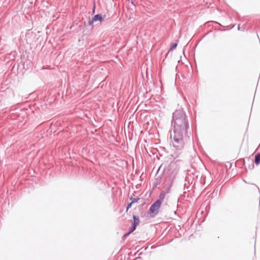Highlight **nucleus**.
<instances>
[{"label": "nucleus", "mask_w": 260, "mask_h": 260, "mask_svg": "<svg viewBox=\"0 0 260 260\" xmlns=\"http://www.w3.org/2000/svg\"><path fill=\"white\" fill-rule=\"evenodd\" d=\"M172 125L173 131L170 132V138L172 144L177 150H181L188 138L189 128L187 116L182 109L177 110L173 113Z\"/></svg>", "instance_id": "obj_1"}, {"label": "nucleus", "mask_w": 260, "mask_h": 260, "mask_svg": "<svg viewBox=\"0 0 260 260\" xmlns=\"http://www.w3.org/2000/svg\"><path fill=\"white\" fill-rule=\"evenodd\" d=\"M161 201L160 200H157L155 202H154L150 207L149 211L151 213H152L153 215H156L158 211V210L161 204Z\"/></svg>", "instance_id": "obj_2"}, {"label": "nucleus", "mask_w": 260, "mask_h": 260, "mask_svg": "<svg viewBox=\"0 0 260 260\" xmlns=\"http://www.w3.org/2000/svg\"><path fill=\"white\" fill-rule=\"evenodd\" d=\"M103 18L101 15L97 14L93 17V18L92 19V22H93L94 21H101L103 20Z\"/></svg>", "instance_id": "obj_3"}, {"label": "nucleus", "mask_w": 260, "mask_h": 260, "mask_svg": "<svg viewBox=\"0 0 260 260\" xmlns=\"http://www.w3.org/2000/svg\"><path fill=\"white\" fill-rule=\"evenodd\" d=\"M134 223H133V225H135L136 226L139 224V219L138 217H137L136 216H134Z\"/></svg>", "instance_id": "obj_4"}, {"label": "nucleus", "mask_w": 260, "mask_h": 260, "mask_svg": "<svg viewBox=\"0 0 260 260\" xmlns=\"http://www.w3.org/2000/svg\"><path fill=\"white\" fill-rule=\"evenodd\" d=\"M260 162V154H257L255 156V163L258 165Z\"/></svg>", "instance_id": "obj_5"}, {"label": "nucleus", "mask_w": 260, "mask_h": 260, "mask_svg": "<svg viewBox=\"0 0 260 260\" xmlns=\"http://www.w3.org/2000/svg\"><path fill=\"white\" fill-rule=\"evenodd\" d=\"M177 44L176 43H174L172 44L171 47L170 48V50H173L177 47Z\"/></svg>", "instance_id": "obj_6"}, {"label": "nucleus", "mask_w": 260, "mask_h": 260, "mask_svg": "<svg viewBox=\"0 0 260 260\" xmlns=\"http://www.w3.org/2000/svg\"><path fill=\"white\" fill-rule=\"evenodd\" d=\"M136 225H133V227L132 228V229H131L130 231H129V233H132L133 232L134 230H135L136 229Z\"/></svg>", "instance_id": "obj_7"}, {"label": "nucleus", "mask_w": 260, "mask_h": 260, "mask_svg": "<svg viewBox=\"0 0 260 260\" xmlns=\"http://www.w3.org/2000/svg\"><path fill=\"white\" fill-rule=\"evenodd\" d=\"M133 203V202H131V203H129L127 205V206L126 208V210H128V209L132 207V205Z\"/></svg>", "instance_id": "obj_8"}, {"label": "nucleus", "mask_w": 260, "mask_h": 260, "mask_svg": "<svg viewBox=\"0 0 260 260\" xmlns=\"http://www.w3.org/2000/svg\"><path fill=\"white\" fill-rule=\"evenodd\" d=\"M138 199H135L134 200V201H132V202H133V203H135V202H137L138 201Z\"/></svg>", "instance_id": "obj_9"}]
</instances>
